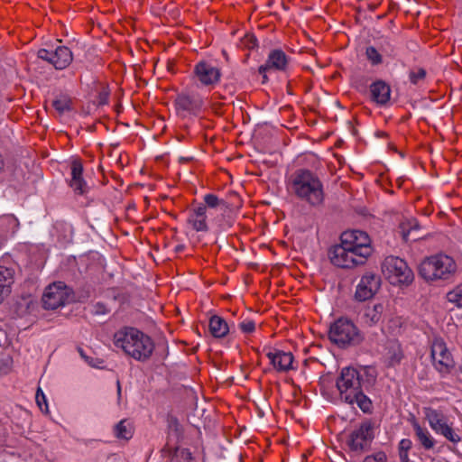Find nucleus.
Returning <instances> with one entry per match:
<instances>
[{"mask_svg":"<svg viewBox=\"0 0 462 462\" xmlns=\"http://www.w3.org/2000/svg\"><path fill=\"white\" fill-rule=\"evenodd\" d=\"M114 344L127 356L140 362L150 359L154 350L152 339L132 327H125L116 331L114 335Z\"/></svg>","mask_w":462,"mask_h":462,"instance_id":"f257e3e1","label":"nucleus"},{"mask_svg":"<svg viewBox=\"0 0 462 462\" xmlns=\"http://www.w3.org/2000/svg\"><path fill=\"white\" fill-rule=\"evenodd\" d=\"M290 189L300 200L312 207L324 201L323 185L319 178L308 169L296 170L290 177Z\"/></svg>","mask_w":462,"mask_h":462,"instance_id":"f03ea898","label":"nucleus"},{"mask_svg":"<svg viewBox=\"0 0 462 462\" xmlns=\"http://www.w3.org/2000/svg\"><path fill=\"white\" fill-rule=\"evenodd\" d=\"M361 382L360 374L356 369L345 367L341 370L336 384L342 401L351 405L356 403L362 411L369 413L372 410V402L363 393Z\"/></svg>","mask_w":462,"mask_h":462,"instance_id":"7ed1b4c3","label":"nucleus"},{"mask_svg":"<svg viewBox=\"0 0 462 462\" xmlns=\"http://www.w3.org/2000/svg\"><path fill=\"white\" fill-rule=\"evenodd\" d=\"M456 270L454 259L444 254L427 257L419 265V274L427 282L448 280Z\"/></svg>","mask_w":462,"mask_h":462,"instance_id":"20e7f679","label":"nucleus"},{"mask_svg":"<svg viewBox=\"0 0 462 462\" xmlns=\"http://www.w3.org/2000/svg\"><path fill=\"white\" fill-rule=\"evenodd\" d=\"M328 338L337 346L346 348L361 344L364 336L353 321L340 318L330 325Z\"/></svg>","mask_w":462,"mask_h":462,"instance_id":"39448f33","label":"nucleus"},{"mask_svg":"<svg viewBox=\"0 0 462 462\" xmlns=\"http://www.w3.org/2000/svg\"><path fill=\"white\" fill-rule=\"evenodd\" d=\"M382 272L392 284L409 285L414 279L413 272L407 263L397 256L385 257L382 263Z\"/></svg>","mask_w":462,"mask_h":462,"instance_id":"423d86ee","label":"nucleus"},{"mask_svg":"<svg viewBox=\"0 0 462 462\" xmlns=\"http://www.w3.org/2000/svg\"><path fill=\"white\" fill-rule=\"evenodd\" d=\"M340 241L346 245L364 263L373 254L371 239L367 233L361 230L345 231L340 236Z\"/></svg>","mask_w":462,"mask_h":462,"instance_id":"0eeeda50","label":"nucleus"},{"mask_svg":"<svg viewBox=\"0 0 462 462\" xmlns=\"http://www.w3.org/2000/svg\"><path fill=\"white\" fill-rule=\"evenodd\" d=\"M374 438V426L365 420L348 434L346 443L352 452L362 454L370 448Z\"/></svg>","mask_w":462,"mask_h":462,"instance_id":"6e6552de","label":"nucleus"},{"mask_svg":"<svg viewBox=\"0 0 462 462\" xmlns=\"http://www.w3.org/2000/svg\"><path fill=\"white\" fill-rule=\"evenodd\" d=\"M70 289L63 282L49 285L42 295V304L46 310H56L71 300Z\"/></svg>","mask_w":462,"mask_h":462,"instance_id":"1a4fd4ad","label":"nucleus"},{"mask_svg":"<svg viewBox=\"0 0 462 462\" xmlns=\"http://www.w3.org/2000/svg\"><path fill=\"white\" fill-rule=\"evenodd\" d=\"M330 263L342 269H352L364 264L356 253L340 241L338 245L331 246L328 253Z\"/></svg>","mask_w":462,"mask_h":462,"instance_id":"9d476101","label":"nucleus"},{"mask_svg":"<svg viewBox=\"0 0 462 462\" xmlns=\"http://www.w3.org/2000/svg\"><path fill=\"white\" fill-rule=\"evenodd\" d=\"M290 63V57L281 49L272 50L264 64L261 65L258 72L263 76V84L268 81V74L273 70L285 71Z\"/></svg>","mask_w":462,"mask_h":462,"instance_id":"9b49d317","label":"nucleus"},{"mask_svg":"<svg viewBox=\"0 0 462 462\" xmlns=\"http://www.w3.org/2000/svg\"><path fill=\"white\" fill-rule=\"evenodd\" d=\"M430 356L436 369L447 374L454 366L452 356L441 338H435L431 345Z\"/></svg>","mask_w":462,"mask_h":462,"instance_id":"f8f14e48","label":"nucleus"},{"mask_svg":"<svg viewBox=\"0 0 462 462\" xmlns=\"http://www.w3.org/2000/svg\"><path fill=\"white\" fill-rule=\"evenodd\" d=\"M381 287V277L374 272H365L360 279L355 292L358 301L372 299Z\"/></svg>","mask_w":462,"mask_h":462,"instance_id":"ddd939ff","label":"nucleus"},{"mask_svg":"<svg viewBox=\"0 0 462 462\" xmlns=\"http://www.w3.org/2000/svg\"><path fill=\"white\" fill-rule=\"evenodd\" d=\"M37 56L53 65L56 69H66L73 60L71 51L66 46H58L54 51L40 49Z\"/></svg>","mask_w":462,"mask_h":462,"instance_id":"4468645a","label":"nucleus"},{"mask_svg":"<svg viewBox=\"0 0 462 462\" xmlns=\"http://www.w3.org/2000/svg\"><path fill=\"white\" fill-rule=\"evenodd\" d=\"M193 74L204 87L213 88L220 81L221 78L220 69L205 60H200L195 65Z\"/></svg>","mask_w":462,"mask_h":462,"instance_id":"2eb2a0df","label":"nucleus"},{"mask_svg":"<svg viewBox=\"0 0 462 462\" xmlns=\"http://www.w3.org/2000/svg\"><path fill=\"white\" fill-rule=\"evenodd\" d=\"M204 106L203 97L194 92H182L176 97L175 106L178 111L197 115Z\"/></svg>","mask_w":462,"mask_h":462,"instance_id":"dca6fc26","label":"nucleus"},{"mask_svg":"<svg viewBox=\"0 0 462 462\" xmlns=\"http://www.w3.org/2000/svg\"><path fill=\"white\" fill-rule=\"evenodd\" d=\"M266 356L270 360L273 368L280 373H286L293 370L294 357L291 352H284L278 349L269 350Z\"/></svg>","mask_w":462,"mask_h":462,"instance_id":"f3484780","label":"nucleus"},{"mask_svg":"<svg viewBox=\"0 0 462 462\" xmlns=\"http://www.w3.org/2000/svg\"><path fill=\"white\" fill-rule=\"evenodd\" d=\"M70 170L71 180L69 181V186L77 194L83 195L88 191V185L82 177V162L79 160H73L70 163Z\"/></svg>","mask_w":462,"mask_h":462,"instance_id":"a211bd4d","label":"nucleus"},{"mask_svg":"<svg viewBox=\"0 0 462 462\" xmlns=\"http://www.w3.org/2000/svg\"><path fill=\"white\" fill-rule=\"evenodd\" d=\"M207 217L206 208L198 205L189 210L187 221L197 232H207L208 230Z\"/></svg>","mask_w":462,"mask_h":462,"instance_id":"6ab92c4d","label":"nucleus"},{"mask_svg":"<svg viewBox=\"0 0 462 462\" xmlns=\"http://www.w3.org/2000/svg\"><path fill=\"white\" fill-rule=\"evenodd\" d=\"M371 99L378 105H386L391 97V88L383 80H376L370 86Z\"/></svg>","mask_w":462,"mask_h":462,"instance_id":"aec40b11","label":"nucleus"},{"mask_svg":"<svg viewBox=\"0 0 462 462\" xmlns=\"http://www.w3.org/2000/svg\"><path fill=\"white\" fill-rule=\"evenodd\" d=\"M411 425L414 430L415 437L422 448L426 450L432 449L436 445V440L428 429L421 427L415 420L411 422Z\"/></svg>","mask_w":462,"mask_h":462,"instance_id":"412c9836","label":"nucleus"},{"mask_svg":"<svg viewBox=\"0 0 462 462\" xmlns=\"http://www.w3.org/2000/svg\"><path fill=\"white\" fill-rule=\"evenodd\" d=\"M424 414L425 418L429 421L430 428L436 433H439L444 428V426L448 424L445 415L440 411L429 407L424 409Z\"/></svg>","mask_w":462,"mask_h":462,"instance_id":"4be33fe9","label":"nucleus"},{"mask_svg":"<svg viewBox=\"0 0 462 462\" xmlns=\"http://www.w3.org/2000/svg\"><path fill=\"white\" fill-rule=\"evenodd\" d=\"M209 332L216 338H222L229 332L227 322L217 315H213L209 319Z\"/></svg>","mask_w":462,"mask_h":462,"instance_id":"5701e85b","label":"nucleus"},{"mask_svg":"<svg viewBox=\"0 0 462 462\" xmlns=\"http://www.w3.org/2000/svg\"><path fill=\"white\" fill-rule=\"evenodd\" d=\"M14 282L13 271L0 266V303L11 292V285Z\"/></svg>","mask_w":462,"mask_h":462,"instance_id":"b1692460","label":"nucleus"},{"mask_svg":"<svg viewBox=\"0 0 462 462\" xmlns=\"http://www.w3.org/2000/svg\"><path fill=\"white\" fill-rule=\"evenodd\" d=\"M383 309V305L381 303L374 304L373 307H366L362 315L363 322L370 327L377 324L381 320Z\"/></svg>","mask_w":462,"mask_h":462,"instance_id":"393cba45","label":"nucleus"},{"mask_svg":"<svg viewBox=\"0 0 462 462\" xmlns=\"http://www.w3.org/2000/svg\"><path fill=\"white\" fill-rule=\"evenodd\" d=\"M386 349L387 352L385 356L388 365L390 366L399 365L403 358V352L401 345L396 341L389 342Z\"/></svg>","mask_w":462,"mask_h":462,"instance_id":"a878e982","label":"nucleus"},{"mask_svg":"<svg viewBox=\"0 0 462 462\" xmlns=\"http://www.w3.org/2000/svg\"><path fill=\"white\" fill-rule=\"evenodd\" d=\"M51 106L60 116L67 112H70L73 109L72 100L66 94H60L56 96L51 102Z\"/></svg>","mask_w":462,"mask_h":462,"instance_id":"bb28decb","label":"nucleus"},{"mask_svg":"<svg viewBox=\"0 0 462 462\" xmlns=\"http://www.w3.org/2000/svg\"><path fill=\"white\" fill-rule=\"evenodd\" d=\"M204 203L199 204V206H204L206 208V211L208 212V208L216 209L220 208V210L225 211L227 208V203L219 199L217 195L208 193L206 194L203 198Z\"/></svg>","mask_w":462,"mask_h":462,"instance_id":"cd10ccee","label":"nucleus"},{"mask_svg":"<svg viewBox=\"0 0 462 462\" xmlns=\"http://www.w3.org/2000/svg\"><path fill=\"white\" fill-rule=\"evenodd\" d=\"M115 435L118 439H130L133 437V427L126 420L119 421L114 429Z\"/></svg>","mask_w":462,"mask_h":462,"instance_id":"c85d7f7f","label":"nucleus"},{"mask_svg":"<svg viewBox=\"0 0 462 462\" xmlns=\"http://www.w3.org/2000/svg\"><path fill=\"white\" fill-rule=\"evenodd\" d=\"M170 462H193L191 453L186 448H176Z\"/></svg>","mask_w":462,"mask_h":462,"instance_id":"c756f323","label":"nucleus"},{"mask_svg":"<svg viewBox=\"0 0 462 462\" xmlns=\"http://www.w3.org/2000/svg\"><path fill=\"white\" fill-rule=\"evenodd\" d=\"M447 300L454 303L457 307H462V284L457 285L452 291L448 292Z\"/></svg>","mask_w":462,"mask_h":462,"instance_id":"7c9ffc66","label":"nucleus"},{"mask_svg":"<svg viewBox=\"0 0 462 462\" xmlns=\"http://www.w3.org/2000/svg\"><path fill=\"white\" fill-rule=\"evenodd\" d=\"M365 56L369 62L373 65H379L383 62V57L374 46H369L365 50Z\"/></svg>","mask_w":462,"mask_h":462,"instance_id":"2f4dec72","label":"nucleus"},{"mask_svg":"<svg viewBox=\"0 0 462 462\" xmlns=\"http://www.w3.org/2000/svg\"><path fill=\"white\" fill-rule=\"evenodd\" d=\"M438 434H441L448 440L455 444L458 443L461 440L459 435L448 424L444 426V428Z\"/></svg>","mask_w":462,"mask_h":462,"instance_id":"473e14b6","label":"nucleus"},{"mask_svg":"<svg viewBox=\"0 0 462 462\" xmlns=\"http://www.w3.org/2000/svg\"><path fill=\"white\" fill-rule=\"evenodd\" d=\"M426 77V70L422 68L417 69L415 70H411L410 72L409 78L410 81L416 85L420 80L424 79Z\"/></svg>","mask_w":462,"mask_h":462,"instance_id":"72a5a7b5","label":"nucleus"},{"mask_svg":"<svg viewBox=\"0 0 462 462\" xmlns=\"http://www.w3.org/2000/svg\"><path fill=\"white\" fill-rule=\"evenodd\" d=\"M241 44L248 50H253L257 46V39L253 34H245L241 40Z\"/></svg>","mask_w":462,"mask_h":462,"instance_id":"f704fd0d","label":"nucleus"},{"mask_svg":"<svg viewBox=\"0 0 462 462\" xmlns=\"http://www.w3.org/2000/svg\"><path fill=\"white\" fill-rule=\"evenodd\" d=\"M387 457L384 452H377L365 457L364 462H386Z\"/></svg>","mask_w":462,"mask_h":462,"instance_id":"c9c22d12","label":"nucleus"},{"mask_svg":"<svg viewBox=\"0 0 462 462\" xmlns=\"http://www.w3.org/2000/svg\"><path fill=\"white\" fill-rule=\"evenodd\" d=\"M239 328L244 333H252L255 329V323L253 320L246 319L239 324Z\"/></svg>","mask_w":462,"mask_h":462,"instance_id":"e433bc0d","label":"nucleus"},{"mask_svg":"<svg viewBox=\"0 0 462 462\" xmlns=\"http://www.w3.org/2000/svg\"><path fill=\"white\" fill-rule=\"evenodd\" d=\"M35 399H36V402H37L39 408L42 411H43V408H42L43 404L45 405V408L47 409L46 397H45V394L43 393V392L42 391L41 388H38V390L36 392Z\"/></svg>","mask_w":462,"mask_h":462,"instance_id":"4c0bfd02","label":"nucleus"},{"mask_svg":"<svg viewBox=\"0 0 462 462\" xmlns=\"http://www.w3.org/2000/svg\"><path fill=\"white\" fill-rule=\"evenodd\" d=\"M108 312H109V310L106 304H104L102 302H97L94 305L93 313L95 315H105V314H107Z\"/></svg>","mask_w":462,"mask_h":462,"instance_id":"58836bf2","label":"nucleus"},{"mask_svg":"<svg viewBox=\"0 0 462 462\" xmlns=\"http://www.w3.org/2000/svg\"><path fill=\"white\" fill-rule=\"evenodd\" d=\"M412 443L409 439H403L399 443V451L409 452L411 448Z\"/></svg>","mask_w":462,"mask_h":462,"instance_id":"ea45409f","label":"nucleus"},{"mask_svg":"<svg viewBox=\"0 0 462 462\" xmlns=\"http://www.w3.org/2000/svg\"><path fill=\"white\" fill-rule=\"evenodd\" d=\"M413 222H414V224H413V226H411L410 229L405 230L404 227H402V238L406 242H408L410 240V234H411V230L417 229L419 226L418 223L415 220Z\"/></svg>","mask_w":462,"mask_h":462,"instance_id":"a19ab883","label":"nucleus"},{"mask_svg":"<svg viewBox=\"0 0 462 462\" xmlns=\"http://www.w3.org/2000/svg\"><path fill=\"white\" fill-rule=\"evenodd\" d=\"M86 362L90 365V366H93V367H100V365L104 363V361L102 359H99V358H93V357H88Z\"/></svg>","mask_w":462,"mask_h":462,"instance_id":"79ce46f5","label":"nucleus"},{"mask_svg":"<svg viewBox=\"0 0 462 462\" xmlns=\"http://www.w3.org/2000/svg\"><path fill=\"white\" fill-rule=\"evenodd\" d=\"M109 94L107 91L104 90L99 93L98 95V104L99 105H106L108 102Z\"/></svg>","mask_w":462,"mask_h":462,"instance_id":"37998d69","label":"nucleus"},{"mask_svg":"<svg viewBox=\"0 0 462 462\" xmlns=\"http://www.w3.org/2000/svg\"><path fill=\"white\" fill-rule=\"evenodd\" d=\"M401 462H411L409 458V452L399 451Z\"/></svg>","mask_w":462,"mask_h":462,"instance_id":"c03bdc74","label":"nucleus"},{"mask_svg":"<svg viewBox=\"0 0 462 462\" xmlns=\"http://www.w3.org/2000/svg\"><path fill=\"white\" fill-rule=\"evenodd\" d=\"M79 353L80 356L86 361L89 356H86L84 350L82 348H79Z\"/></svg>","mask_w":462,"mask_h":462,"instance_id":"a18cd8bd","label":"nucleus"},{"mask_svg":"<svg viewBox=\"0 0 462 462\" xmlns=\"http://www.w3.org/2000/svg\"><path fill=\"white\" fill-rule=\"evenodd\" d=\"M79 353L80 356L86 361L89 356H86L84 350L82 348H79Z\"/></svg>","mask_w":462,"mask_h":462,"instance_id":"49530a36","label":"nucleus"},{"mask_svg":"<svg viewBox=\"0 0 462 462\" xmlns=\"http://www.w3.org/2000/svg\"><path fill=\"white\" fill-rule=\"evenodd\" d=\"M184 249V245H179L175 247V252H181Z\"/></svg>","mask_w":462,"mask_h":462,"instance_id":"de8ad7c7","label":"nucleus"},{"mask_svg":"<svg viewBox=\"0 0 462 462\" xmlns=\"http://www.w3.org/2000/svg\"><path fill=\"white\" fill-rule=\"evenodd\" d=\"M4 165H5V163H4L3 156H2V154L0 153V171H2V170H3Z\"/></svg>","mask_w":462,"mask_h":462,"instance_id":"09e8293b","label":"nucleus"},{"mask_svg":"<svg viewBox=\"0 0 462 462\" xmlns=\"http://www.w3.org/2000/svg\"><path fill=\"white\" fill-rule=\"evenodd\" d=\"M117 393H118V395L121 394V386H120V383L117 382Z\"/></svg>","mask_w":462,"mask_h":462,"instance_id":"8fccbe9b","label":"nucleus"},{"mask_svg":"<svg viewBox=\"0 0 462 462\" xmlns=\"http://www.w3.org/2000/svg\"><path fill=\"white\" fill-rule=\"evenodd\" d=\"M222 52H223L225 57H227V54H226V51H223Z\"/></svg>","mask_w":462,"mask_h":462,"instance_id":"3c124183","label":"nucleus"},{"mask_svg":"<svg viewBox=\"0 0 462 462\" xmlns=\"http://www.w3.org/2000/svg\"><path fill=\"white\" fill-rule=\"evenodd\" d=\"M222 52H223L225 57H227V54H226V51H223Z\"/></svg>","mask_w":462,"mask_h":462,"instance_id":"603ef678","label":"nucleus"}]
</instances>
